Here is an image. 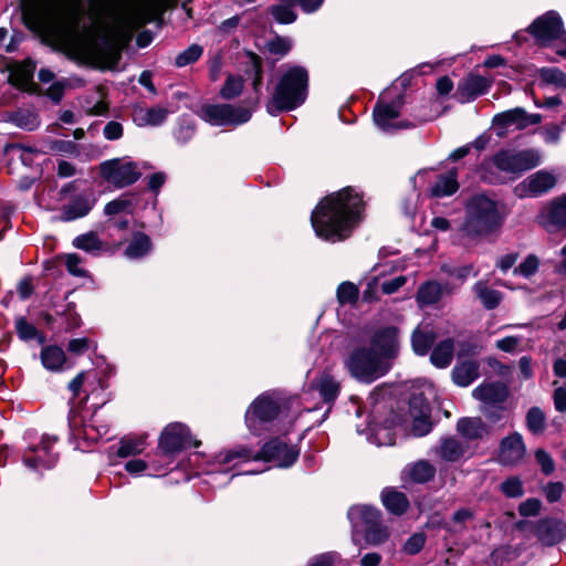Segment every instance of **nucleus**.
<instances>
[{
    "label": "nucleus",
    "mask_w": 566,
    "mask_h": 566,
    "mask_svg": "<svg viewBox=\"0 0 566 566\" xmlns=\"http://www.w3.org/2000/svg\"><path fill=\"white\" fill-rule=\"evenodd\" d=\"M363 533L366 543L374 546H378L389 538L388 527L381 524V518Z\"/></svg>",
    "instance_id": "obj_43"
},
{
    "label": "nucleus",
    "mask_w": 566,
    "mask_h": 566,
    "mask_svg": "<svg viewBox=\"0 0 566 566\" xmlns=\"http://www.w3.org/2000/svg\"><path fill=\"white\" fill-rule=\"evenodd\" d=\"M358 298V289L352 282H343L337 289V300L340 304H353Z\"/></svg>",
    "instance_id": "obj_54"
},
{
    "label": "nucleus",
    "mask_w": 566,
    "mask_h": 566,
    "mask_svg": "<svg viewBox=\"0 0 566 566\" xmlns=\"http://www.w3.org/2000/svg\"><path fill=\"white\" fill-rule=\"evenodd\" d=\"M367 440L377 446H392L395 443V434L390 427L370 426L367 433Z\"/></svg>",
    "instance_id": "obj_42"
},
{
    "label": "nucleus",
    "mask_w": 566,
    "mask_h": 566,
    "mask_svg": "<svg viewBox=\"0 0 566 566\" xmlns=\"http://www.w3.org/2000/svg\"><path fill=\"white\" fill-rule=\"evenodd\" d=\"M525 451L522 436L515 432L502 439L499 460L504 465H514L524 458Z\"/></svg>",
    "instance_id": "obj_23"
},
{
    "label": "nucleus",
    "mask_w": 566,
    "mask_h": 566,
    "mask_svg": "<svg viewBox=\"0 0 566 566\" xmlns=\"http://www.w3.org/2000/svg\"><path fill=\"white\" fill-rule=\"evenodd\" d=\"M492 82L481 75L470 74L458 85L457 95L461 103H468L488 92Z\"/></svg>",
    "instance_id": "obj_24"
},
{
    "label": "nucleus",
    "mask_w": 566,
    "mask_h": 566,
    "mask_svg": "<svg viewBox=\"0 0 566 566\" xmlns=\"http://www.w3.org/2000/svg\"><path fill=\"white\" fill-rule=\"evenodd\" d=\"M480 365L476 360L458 363L452 369V380L460 387L470 386L479 377Z\"/></svg>",
    "instance_id": "obj_30"
},
{
    "label": "nucleus",
    "mask_w": 566,
    "mask_h": 566,
    "mask_svg": "<svg viewBox=\"0 0 566 566\" xmlns=\"http://www.w3.org/2000/svg\"><path fill=\"white\" fill-rule=\"evenodd\" d=\"M402 105V94L399 93L391 98L390 92L385 91L374 107L373 117L376 126L385 133L410 127L407 120L399 118Z\"/></svg>",
    "instance_id": "obj_11"
},
{
    "label": "nucleus",
    "mask_w": 566,
    "mask_h": 566,
    "mask_svg": "<svg viewBox=\"0 0 566 566\" xmlns=\"http://www.w3.org/2000/svg\"><path fill=\"white\" fill-rule=\"evenodd\" d=\"M426 544V535L423 533L412 534L403 544L402 551L408 555L418 554Z\"/></svg>",
    "instance_id": "obj_58"
},
{
    "label": "nucleus",
    "mask_w": 566,
    "mask_h": 566,
    "mask_svg": "<svg viewBox=\"0 0 566 566\" xmlns=\"http://www.w3.org/2000/svg\"><path fill=\"white\" fill-rule=\"evenodd\" d=\"M12 122L20 128L33 130L39 126L38 116L29 111H19L13 114Z\"/></svg>",
    "instance_id": "obj_53"
},
{
    "label": "nucleus",
    "mask_w": 566,
    "mask_h": 566,
    "mask_svg": "<svg viewBox=\"0 0 566 566\" xmlns=\"http://www.w3.org/2000/svg\"><path fill=\"white\" fill-rule=\"evenodd\" d=\"M457 431L467 440H480L489 436V427L479 417L460 418L457 422Z\"/></svg>",
    "instance_id": "obj_28"
},
{
    "label": "nucleus",
    "mask_w": 566,
    "mask_h": 566,
    "mask_svg": "<svg viewBox=\"0 0 566 566\" xmlns=\"http://www.w3.org/2000/svg\"><path fill=\"white\" fill-rule=\"evenodd\" d=\"M502 492L509 497H518L523 495V484L517 478H510L501 484Z\"/></svg>",
    "instance_id": "obj_61"
},
{
    "label": "nucleus",
    "mask_w": 566,
    "mask_h": 566,
    "mask_svg": "<svg viewBox=\"0 0 566 566\" xmlns=\"http://www.w3.org/2000/svg\"><path fill=\"white\" fill-rule=\"evenodd\" d=\"M349 375L363 384H371L387 375L390 368L369 347L352 349L344 360Z\"/></svg>",
    "instance_id": "obj_9"
},
{
    "label": "nucleus",
    "mask_w": 566,
    "mask_h": 566,
    "mask_svg": "<svg viewBox=\"0 0 566 566\" xmlns=\"http://www.w3.org/2000/svg\"><path fill=\"white\" fill-rule=\"evenodd\" d=\"M99 175L115 188L135 184L142 176L139 164L128 158H113L99 164Z\"/></svg>",
    "instance_id": "obj_13"
},
{
    "label": "nucleus",
    "mask_w": 566,
    "mask_h": 566,
    "mask_svg": "<svg viewBox=\"0 0 566 566\" xmlns=\"http://www.w3.org/2000/svg\"><path fill=\"white\" fill-rule=\"evenodd\" d=\"M539 268V259L535 254H528L518 266L513 270L515 275H521L523 277L533 276Z\"/></svg>",
    "instance_id": "obj_52"
},
{
    "label": "nucleus",
    "mask_w": 566,
    "mask_h": 566,
    "mask_svg": "<svg viewBox=\"0 0 566 566\" xmlns=\"http://www.w3.org/2000/svg\"><path fill=\"white\" fill-rule=\"evenodd\" d=\"M266 48L271 54L283 56L291 50L292 41L287 38L276 36L268 42Z\"/></svg>",
    "instance_id": "obj_59"
},
{
    "label": "nucleus",
    "mask_w": 566,
    "mask_h": 566,
    "mask_svg": "<svg viewBox=\"0 0 566 566\" xmlns=\"http://www.w3.org/2000/svg\"><path fill=\"white\" fill-rule=\"evenodd\" d=\"M528 32L541 45H548L565 33L559 13L553 10L535 19Z\"/></svg>",
    "instance_id": "obj_18"
},
{
    "label": "nucleus",
    "mask_w": 566,
    "mask_h": 566,
    "mask_svg": "<svg viewBox=\"0 0 566 566\" xmlns=\"http://www.w3.org/2000/svg\"><path fill=\"white\" fill-rule=\"evenodd\" d=\"M454 344L453 340L447 338L440 342L436 347H433L430 361L437 368H446L448 367L453 358Z\"/></svg>",
    "instance_id": "obj_36"
},
{
    "label": "nucleus",
    "mask_w": 566,
    "mask_h": 566,
    "mask_svg": "<svg viewBox=\"0 0 566 566\" xmlns=\"http://www.w3.org/2000/svg\"><path fill=\"white\" fill-rule=\"evenodd\" d=\"M522 342L520 336H506L495 342V347L504 353H515Z\"/></svg>",
    "instance_id": "obj_64"
},
{
    "label": "nucleus",
    "mask_w": 566,
    "mask_h": 566,
    "mask_svg": "<svg viewBox=\"0 0 566 566\" xmlns=\"http://www.w3.org/2000/svg\"><path fill=\"white\" fill-rule=\"evenodd\" d=\"M541 122V114H530L523 107H515L496 114L492 119V125L499 129L497 136L502 137L509 129L523 130Z\"/></svg>",
    "instance_id": "obj_17"
},
{
    "label": "nucleus",
    "mask_w": 566,
    "mask_h": 566,
    "mask_svg": "<svg viewBox=\"0 0 566 566\" xmlns=\"http://www.w3.org/2000/svg\"><path fill=\"white\" fill-rule=\"evenodd\" d=\"M84 82L81 78H64L61 81L54 82L46 92V95L55 103H59L63 95L66 87L71 86H83Z\"/></svg>",
    "instance_id": "obj_46"
},
{
    "label": "nucleus",
    "mask_w": 566,
    "mask_h": 566,
    "mask_svg": "<svg viewBox=\"0 0 566 566\" xmlns=\"http://www.w3.org/2000/svg\"><path fill=\"white\" fill-rule=\"evenodd\" d=\"M432 429L429 416L422 413L420 417H416L412 422L411 432L416 437H423L428 434Z\"/></svg>",
    "instance_id": "obj_62"
},
{
    "label": "nucleus",
    "mask_w": 566,
    "mask_h": 566,
    "mask_svg": "<svg viewBox=\"0 0 566 566\" xmlns=\"http://www.w3.org/2000/svg\"><path fill=\"white\" fill-rule=\"evenodd\" d=\"M506 216L503 202L478 193L465 203V219L461 230L471 239L486 237L502 228Z\"/></svg>",
    "instance_id": "obj_3"
},
{
    "label": "nucleus",
    "mask_w": 566,
    "mask_h": 566,
    "mask_svg": "<svg viewBox=\"0 0 566 566\" xmlns=\"http://www.w3.org/2000/svg\"><path fill=\"white\" fill-rule=\"evenodd\" d=\"M85 0H59L46 4L39 12L43 31L56 42H67L77 32L84 13Z\"/></svg>",
    "instance_id": "obj_4"
},
{
    "label": "nucleus",
    "mask_w": 566,
    "mask_h": 566,
    "mask_svg": "<svg viewBox=\"0 0 566 566\" xmlns=\"http://www.w3.org/2000/svg\"><path fill=\"white\" fill-rule=\"evenodd\" d=\"M441 272L457 277L461 283L464 282L470 274L476 275V272H473V265H463V266H452L450 264H442L440 268Z\"/></svg>",
    "instance_id": "obj_55"
},
{
    "label": "nucleus",
    "mask_w": 566,
    "mask_h": 566,
    "mask_svg": "<svg viewBox=\"0 0 566 566\" xmlns=\"http://www.w3.org/2000/svg\"><path fill=\"white\" fill-rule=\"evenodd\" d=\"M364 211L363 196L346 187L326 196L313 210L312 227L323 240L336 242L348 238L360 222Z\"/></svg>",
    "instance_id": "obj_2"
},
{
    "label": "nucleus",
    "mask_w": 566,
    "mask_h": 566,
    "mask_svg": "<svg viewBox=\"0 0 566 566\" xmlns=\"http://www.w3.org/2000/svg\"><path fill=\"white\" fill-rule=\"evenodd\" d=\"M171 111L165 106L156 105L151 107L135 106L133 111V122L138 127L161 126L168 118Z\"/></svg>",
    "instance_id": "obj_25"
},
{
    "label": "nucleus",
    "mask_w": 566,
    "mask_h": 566,
    "mask_svg": "<svg viewBox=\"0 0 566 566\" xmlns=\"http://www.w3.org/2000/svg\"><path fill=\"white\" fill-rule=\"evenodd\" d=\"M146 448V439L138 438H124L120 440L117 448V455L120 458H128L142 453Z\"/></svg>",
    "instance_id": "obj_41"
},
{
    "label": "nucleus",
    "mask_w": 566,
    "mask_h": 566,
    "mask_svg": "<svg viewBox=\"0 0 566 566\" xmlns=\"http://www.w3.org/2000/svg\"><path fill=\"white\" fill-rule=\"evenodd\" d=\"M73 245L88 253H96L103 249V242L98 239L95 232H87L77 235L73 240Z\"/></svg>",
    "instance_id": "obj_44"
},
{
    "label": "nucleus",
    "mask_w": 566,
    "mask_h": 566,
    "mask_svg": "<svg viewBox=\"0 0 566 566\" xmlns=\"http://www.w3.org/2000/svg\"><path fill=\"white\" fill-rule=\"evenodd\" d=\"M556 176L545 169L538 170L518 182L513 192L517 198H536L556 186Z\"/></svg>",
    "instance_id": "obj_19"
},
{
    "label": "nucleus",
    "mask_w": 566,
    "mask_h": 566,
    "mask_svg": "<svg viewBox=\"0 0 566 566\" xmlns=\"http://www.w3.org/2000/svg\"><path fill=\"white\" fill-rule=\"evenodd\" d=\"M308 74L297 65H283L280 80L266 111L272 116L301 106L307 97Z\"/></svg>",
    "instance_id": "obj_6"
},
{
    "label": "nucleus",
    "mask_w": 566,
    "mask_h": 566,
    "mask_svg": "<svg viewBox=\"0 0 566 566\" xmlns=\"http://www.w3.org/2000/svg\"><path fill=\"white\" fill-rule=\"evenodd\" d=\"M155 15L156 10L149 2L127 3L114 9L109 22L92 45L98 65L115 69L134 32L151 22Z\"/></svg>",
    "instance_id": "obj_1"
},
{
    "label": "nucleus",
    "mask_w": 566,
    "mask_h": 566,
    "mask_svg": "<svg viewBox=\"0 0 566 566\" xmlns=\"http://www.w3.org/2000/svg\"><path fill=\"white\" fill-rule=\"evenodd\" d=\"M298 455L300 449L296 444H290L281 438H274L264 443L259 452H253L245 447L229 450L219 455V462L222 464L233 462V467H235L250 460H262L272 462L277 468H289L294 464Z\"/></svg>",
    "instance_id": "obj_7"
},
{
    "label": "nucleus",
    "mask_w": 566,
    "mask_h": 566,
    "mask_svg": "<svg viewBox=\"0 0 566 566\" xmlns=\"http://www.w3.org/2000/svg\"><path fill=\"white\" fill-rule=\"evenodd\" d=\"M468 452V446L455 437H443L434 448V453L447 462H457Z\"/></svg>",
    "instance_id": "obj_26"
},
{
    "label": "nucleus",
    "mask_w": 566,
    "mask_h": 566,
    "mask_svg": "<svg viewBox=\"0 0 566 566\" xmlns=\"http://www.w3.org/2000/svg\"><path fill=\"white\" fill-rule=\"evenodd\" d=\"M66 357L64 350L56 346H45L41 350V361L45 369L51 371H59L65 364Z\"/></svg>",
    "instance_id": "obj_35"
},
{
    "label": "nucleus",
    "mask_w": 566,
    "mask_h": 566,
    "mask_svg": "<svg viewBox=\"0 0 566 566\" xmlns=\"http://www.w3.org/2000/svg\"><path fill=\"white\" fill-rule=\"evenodd\" d=\"M526 426L532 433H542L545 429L544 412L537 407H532L526 415Z\"/></svg>",
    "instance_id": "obj_50"
},
{
    "label": "nucleus",
    "mask_w": 566,
    "mask_h": 566,
    "mask_svg": "<svg viewBox=\"0 0 566 566\" xmlns=\"http://www.w3.org/2000/svg\"><path fill=\"white\" fill-rule=\"evenodd\" d=\"M347 516L353 527V536H355L356 533L366 531L380 520L381 513L374 506L363 504L353 505L348 510Z\"/></svg>",
    "instance_id": "obj_22"
},
{
    "label": "nucleus",
    "mask_w": 566,
    "mask_h": 566,
    "mask_svg": "<svg viewBox=\"0 0 566 566\" xmlns=\"http://www.w3.org/2000/svg\"><path fill=\"white\" fill-rule=\"evenodd\" d=\"M539 77L547 84L566 88V74L557 67H542L538 71Z\"/></svg>",
    "instance_id": "obj_49"
},
{
    "label": "nucleus",
    "mask_w": 566,
    "mask_h": 566,
    "mask_svg": "<svg viewBox=\"0 0 566 566\" xmlns=\"http://www.w3.org/2000/svg\"><path fill=\"white\" fill-rule=\"evenodd\" d=\"M339 391V381L329 371L324 370L308 384L305 395L312 397L317 395L324 403L331 405L336 400Z\"/></svg>",
    "instance_id": "obj_20"
},
{
    "label": "nucleus",
    "mask_w": 566,
    "mask_h": 566,
    "mask_svg": "<svg viewBox=\"0 0 566 566\" xmlns=\"http://www.w3.org/2000/svg\"><path fill=\"white\" fill-rule=\"evenodd\" d=\"M369 348L391 369L400 352L399 328L384 326L377 328L369 342Z\"/></svg>",
    "instance_id": "obj_16"
},
{
    "label": "nucleus",
    "mask_w": 566,
    "mask_h": 566,
    "mask_svg": "<svg viewBox=\"0 0 566 566\" xmlns=\"http://www.w3.org/2000/svg\"><path fill=\"white\" fill-rule=\"evenodd\" d=\"M548 221L558 229H566V195L553 199L547 212Z\"/></svg>",
    "instance_id": "obj_38"
},
{
    "label": "nucleus",
    "mask_w": 566,
    "mask_h": 566,
    "mask_svg": "<svg viewBox=\"0 0 566 566\" xmlns=\"http://www.w3.org/2000/svg\"><path fill=\"white\" fill-rule=\"evenodd\" d=\"M459 189L457 169H451L444 175H440L430 188L432 197L441 198L455 193Z\"/></svg>",
    "instance_id": "obj_32"
},
{
    "label": "nucleus",
    "mask_w": 566,
    "mask_h": 566,
    "mask_svg": "<svg viewBox=\"0 0 566 566\" xmlns=\"http://www.w3.org/2000/svg\"><path fill=\"white\" fill-rule=\"evenodd\" d=\"M407 473L411 481L426 483L434 478L436 468L426 460H419L407 468Z\"/></svg>",
    "instance_id": "obj_39"
},
{
    "label": "nucleus",
    "mask_w": 566,
    "mask_h": 566,
    "mask_svg": "<svg viewBox=\"0 0 566 566\" xmlns=\"http://www.w3.org/2000/svg\"><path fill=\"white\" fill-rule=\"evenodd\" d=\"M452 289L449 284L442 285L441 283L430 280L422 283L417 292L416 298L420 306H428L436 304L440 301L443 293H451Z\"/></svg>",
    "instance_id": "obj_27"
},
{
    "label": "nucleus",
    "mask_w": 566,
    "mask_h": 566,
    "mask_svg": "<svg viewBox=\"0 0 566 566\" xmlns=\"http://www.w3.org/2000/svg\"><path fill=\"white\" fill-rule=\"evenodd\" d=\"M15 331L22 340H31L38 334L36 328L25 317H18L15 319Z\"/></svg>",
    "instance_id": "obj_57"
},
{
    "label": "nucleus",
    "mask_w": 566,
    "mask_h": 566,
    "mask_svg": "<svg viewBox=\"0 0 566 566\" xmlns=\"http://www.w3.org/2000/svg\"><path fill=\"white\" fill-rule=\"evenodd\" d=\"M151 250L150 238L142 232H136L125 249V256L137 260L147 255Z\"/></svg>",
    "instance_id": "obj_34"
},
{
    "label": "nucleus",
    "mask_w": 566,
    "mask_h": 566,
    "mask_svg": "<svg viewBox=\"0 0 566 566\" xmlns=\"http://www.w3.org/2000/svg\"><path fill=\"white\" fill-rule=\"evenodd\" d=\"M535 459L542 469V472L549 475L555 470V463L552 457L543 449H538L535 452Z\"/></svg>",
    "instance_id": "obj_63"
},
{
    "label": "nucleus",
    "mask_w": 566,
    "mask_h": 566,
    "mask_svg": "<svg viewBox=\"0 0 566 566\" xmlns=\"http://www.w3.org/2000/svg\"><path fill=\"white\" fill-rule=\"evenodd\" d=\"M291 401L279 391L259 395L245 411V424L254 436H262L279 428L289 418Z\"/></svg>",
    "instance_id": "obj_5"
},
{
    "label": "nucleus",
    "mask_w": 566,
    "mask_h": 566,
    "mask_svg": "<svg viewBox=\"0 0 566 566\" xmlns=\"http://www.w3.org/2000/svg\"><path fill=\"white\" fill-rule=\"evenodd\" d=\"M473 397L482 402V412L492 421L502 419L504 402L509 397V389L502 382H485L478 386Z\"/></svg>",
    "instance_id": "obj_15"
},
{
    "label": "nucleus",
    "mask_w": 566,
    "mask_h": 566,
    "mask_svg": "<svg viewBox=\"0 0 566 566\" xmlns=\"http://www.w3.org/2000/svg\"><path fill=\"white\" fill-rule=\"evenodd\" d=\"M202 53L203 48L201 45L191 44L176 56L175 63L178 67L187 66L198 61Z\"/></svg>",
    "instance_id": "obj_51"
},
{
    "label": "nucleus",
    "mask_w": 566,
    "mask_h": 566,
    "mask_svg": "<svg viewBox=\"0 0 566 566\" xmlns=\"http://www.w3.org/2000/svg\"><path fill=\"white\" fill-rule=\"evenodd\" d=\"M243 80L241 76L228 75L224 85L220 90V96L224 99H233L242 93Z\"/></svg>",
    "instance_id": "obj_48"
},
{
    "label": "nucleus",
    "mask_w": 566,
    "mask_h": 566,
    "mask_svg": "<svg viewBox=\"0 0 566 566\" xmlns=\"http://www.w3.org/2000/svg\"><path fill=\"white\" fill-rule=\"evenodd\" d=\"M381 502L386 510L395 515L403 514L409 506L406 494L390 488L381 492Z\"/></svg>",
    "instance_id": "obj_33"
},
{
    "label": "nucleus",
    "mask_w": 566,
    "mask_h": 566,
    "mask_svg": "<svg viewBox=\"0 0 566 566\" xmlns=\"http://www.w3.org/2000/svg\"><path fill=\"white\" fill-rule=\"evenodd\" d=\"M69 427L72 431L80 429L81 427H85L84 417L82 416V406L81 403H73L70 408L67 416Z\"/></svg>",
    "instance_id": "obj_60"
},
{
    "label": "nucleus",
    "mask_w": 566,
    "mask_h": 566,
    "mask_svg": "<svg viewBox=\"0 0 566 566\" xmlns=\"http://www.w3.org/2000/svg\"><path fill=\"white\" fill-rule=\"evenodd\" d=\"M50 151L59 155L80 157L78 145L72 140H51L48 144V150H43L42 154H48Z\"/></svg>",
    "instance_id": "obj_45"
},
{
    "label": "nucleus",
    "mask_w": 566,
    "mask_h": 566,
    "mask_svg": "<svg viewBox=\"0 0 566 566\" xmlns=\"http://www.w3.org/2000/svg\"><path fill=\"white\" fill-rule=\"evenodd\" d=\"M199 116L212 126H239L250 120L252 111L231 104H205Z\"/></svg>",
    "instance_id": "obj_14"
},
{
    "label": "nucleus",
    "mask_w": 566,
    "mask_h": 566,
    "mask_svg": "<svg viewBox=\"0 0 566 566\" xmlns=\"http://www.w3.org/2000/svg\"><path fill=\"white\" fill-rule=\"evenodd\" d=\"M187 426L180 422L170 423L165 427L158 443L157 454L163 457L167 464L172 462L174 455L182 449L198 447Z\"/></svg>",
    "instance_id": "obj_12"
},
{
    "label": "nucleus",
    "mask_w": 566,
    "mask_h": 566,
    "mask_svg": "<svg viewBox=\"0 0 566 566\" xmlns=\"http://www.w3.org/2000/svg\"><path fill=\"white\" fill-rule=\"evenodd\" d=\"M294 0H280L270 7V13L277 23L290 24L297 18Z\"/></svg>",
    "instance_id": "obj_37"
},
{
    "label": "nucleus",
    "mask_w": 566,
    "mask_h": 566,
    "mask_svg": "<svg viewBox=\"0 0 566 566\" xmlns=\"http://www.w3.org/2000/svg\"><path fill=\"white\" fill-rule=\"evenodd\" d=\"M541 160V153L533 148L523 150L502 149L493 156L490 163L485 164V169L493 166L506 174L521 175L537 167Z\"/></svg>",
    "instance_id": "obj_10"
},
{
    "label": "nucleus",
    "mask_w": 566,
    "mask_h": 566,
    "mask_svg": "<svg viewBox=\"0 0 566 566\" xmlns=\"http://www.w3.org/2000/svg\"><path fill=\"white\" fill-rule=\"evenodd\" d=\"M130 211H132V200L127 197H119L113 201H109L104 208V212L107 216L118 214L120 212H130Z\"/></svg>",
    "instance_id": "obj_56"
},
{
    "label": "nucleus",
    "mask_w": 566,
    "mask_h": 566,
    "mask_svg": "<svg viewBox=\"0 0 566 566\" xmlns=\"http://www.w3.org/2000/svg\"><path fill=\"white\" fill-rule=\"evenodd\" d=\"M27 446L22 452V462L27 469L35 473L52 469L59 459L54 450L57 442L55 436L42 434L28 431L24 434Z\"/></svg>",
    "instance_id": "obj_8"
},
{
    "label": "nucleus",
    "mask_w": 566,
    "mask_h": 566,
    "mask_svg": "<svg viewBox=\"0 0 566 566\" xmlns=\"http://www.w3.org/2000/svg\"><path fill=\"white\" fill-rule=\"evenodd\" d=\"M95 205V199L91 196L80 195L73 198L62 209V220L73 221L83 218L92 210Z\"/></svg>",
    "instance_id": "obj_29"
},
{
    "label": "nucleus",
    "mask_w": 566,
    "mask_h": 566,
    "mask_svg": "<svg viewBox=\"0 0 566 566\" xmlns=\"http://www.w3.org/2000/svg\"><path fill=\"white\" fill-rule=\"evenodd\" d=\"M436 335L429 325H419L411 335V346L415 354L424 356L431 348Z\"/></svg>",
    "instance_id": "obj_31"
},
{
    "label": "nucleus",
    "mask_w": 566,
    "mask_h": 566,
    "mask_svg": "<svg viewBox=\"0 0 566 566\" xmlns=\"http://www.w3.org/2000/svg\"><path fill=\"white\" fill-rule=\"evenodd\" d=\"M473 290L486 310H493L497 307L502 301V293L488 287V285L482 281L476 282L473 286Z\"/></svg>",
    "instance_id": "obj_40"
},
{
    "label": "nucleus",
    "mask_w": 566,
    "mask_h": 566,
    "mask_svg": "<svg viewBox=\"0 0 566 566\" xmlns=\"http://www.w3.org/2000/svg\"><path fill=\"white\" fill-rule=\"evenodd\" d=\"M249 9L235 13L234 15L224 19L217 27V32L223 38L230 36L237 32L242 21L245 19Z\"/></svg>",
    "instance_id": "obj_47"
},
{
    "label": "nucleus",
    "mask_w": 566,
    "mask_h": 566,
    "mask_svg": "<svg viewBox=\"0 0 566 566\" xmlns=\"http://www.w3.org/2000/svg\"><path fill=\"white\" fill-rule=\"evenodd\" d=\"M534 533L542 544L552 546L566 537V524L562 520L543 518L536 523Z\"/></svg>",
    "instance_id": "obj_21"
}]
</instances>
